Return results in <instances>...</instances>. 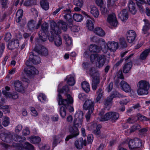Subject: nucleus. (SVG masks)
<instances>
[{
    "label": "nucleus",
    "mask_w": 150,
    "mask_h": 150,
    "mask_svg": "<svg viewBox=\"0 0 150 150\" xmlns=\"http://www.w3.org/2000/svg\"><path fill=\"white\" fill-rule=\"evenodd\" d=\"M67 98L62 99V96L59 94L58 95L57 101L59 105H62L64 106H62L60 108V114L62 118H64L66 115V112L64 107L70 112H73V107L70 105L73 103L72 97L69 94L67 95Z\"/></svg>",
    "instance_id": "1"
},
{
    "label": "nucleus",
    "mask_w": 150,
    "mask_h": 150,
    "mask_svg": "<svg viewBox=\"0 0 150 150\" xmlns=\"http://www.w3.org/2000/svg\"><path fill=\"white\" fill-rule=\"evenodd\" d=\"M58 26L57 23L53 21L50 23V27L52 30V32H54L55 34H60L61 33L60 29H62L64 31L67 30V24L63 21H61L58 22Z\"/></svg>",
    "instance_id": "2"
},
{
    "label": "nucleus",
    "mask_w": 150,
    "mask_h": 150,
    "mask_svg": "<svg viewBox=\"0 0 150 150\" xmlns=\"http://www.w3.org/2000/svg\"><path fill=\"white\" fill-rule=\"evenodd\" d=\"M104 111H101L99 114L100 116L99 119L100 121H107L110 119H111L112 120H116L118 119L119 117V114L116 112H110L104 115Z\"/></svg>",
    "instance_id": "3"
},
{
    "label": "nucleus",
    "mask_w": 150,
    "mask_h": 150,
    "mask_svg": "<svg viewBox=\"0 0 150 150\" xmlns=\"http://www.w3.org/2000/svg\"><path fill=\"white\" fill-rule=\"evenodd\" d=\"M94 103L91 99L87 100L83 105V108L86 110H88L86 116V119L87 120H89L91 115L93 112L94 110Z\"/></svg>",
    "instance_id": "4"
},
{
    "label": "nucleus",
    "mask_w": 150,
    "mask_h": 150,
    "mask_svg": "<svg viewBox=\"0 0 150 150\" xmlns=\"http://www.w3.org/2000/svg\"><path fill=\"white\" fill-rule=\"evenodd\" d=\"M41 30L39 33L40 39L42 41L44 42L47 40V36L49 34L48 24L46 22L43 23L41 26Z\"/></svg>",
    "instance_id": "5"
},
{
    "label": "nucleus",
    "mask_w": 150,
    "mask_h": 150,
    "mask_svg": "<svg viewBox=\"0 0 150 150\" xmlns=\"http://www.w3.org/2000/svg\"><path fill=\"white\" fill-rule=\"evenodd\" d=\"M33 51L42 56H46L48 54L47 49L44 46L40 44H36Z\"/></svg>",
    "instance_id": "6"
},
{
    "label": "nucleus",
    "mask_w": 150,
    "mask_h": 150,
    "mask_svg": "<svg viewBox=\"0 0 150 150\" xmlns=\"http://www.w3.org/2000/svg\"><path fill=\"white\" fill-rule=\"evenodd\" d=\"M126 35L127 40L129 43H132L133 42L136 37V33L133 30H129Z\"/></svg>",
    "instance_id": "7"
},
{
    "label": "nucleus",
    "mask_w": 150,
    "mask_h": 150,
    "mask_svg": "<svg viewBox=\"0 0 150 150\" xmlns=\"http://www.w3.org/2000/svg\"><path fill=\"white\" fill-rule=\"evenodd\" d=\"M108 22L112 26L116 27L118 22L115 13L109 15L107 18Z\"/></svg>",
    "instance_id": "8"
},
{
    "label": "nucleus",
    "mask_w": 150,
    "mask_h": 150,
    "mask_svg": "<svg viewBox=\"0 0 150 150\" xmlns=\"http://www.w3.org/2000/svg\"><path fill=\"white\" fill-rule=\"evenodd\" d=\"M29 60L35 64H40L41 60L40 57L38 56L35 55L33 52L30 53Z\"/></svg>",
    "instance_id": "9"
},
{
    "label": "nucleus",
    "mask_w": 150,
    "mask_h": 150,
    "mask_svg": "<svg viewBox=\"0 0 150 150\" xmlns=\"http://www.w3.org/2000/svg\"><path fill=\"white\" fill-rule=\"evenodd\" d=\"M25 72L28 76H31L33 75L38 73V71L33 66L26 67L24 69Z\"/></svg>",
    "instance_id": "10"
},
{
    "label": "nucleus",
    "mask_w": 150,
    "mask_h": 150,
    "mask_svg": "<svg viewBox=\"0 0 150 150\" xmlns=\"http://www.w3.org/2000/svg\"><path fill=\"white\" fill-rule=\"evenodd\" d=\"M64 18L68 21L69 25L72 24V20L70 9L64 10L62 11Z\"/></svg>",
    "instance_id": "11"
},
{
    "label": "nucleus",
    "mask_w": 150,
    "mask_h": 150,
    "mask_svg": "<svg viewBox=\"0 0 150 150\" xmlns=\"http://www.w3.org/2000/svg\"><path fill=\"white\" fill-rule=\"evenodd\" d=\"M105 61L106 58L104 55L98 54L96 60V66L99 68L102 67L104 65Z\"/></svg>",
    "instance_id": "12"
},
{
    "label": "nucleus",
    "mask_w": 150,
    "mask_h": 150,
    "mask_svg": "<svg viewBox=\"0 0 150 150\" xmlns=\"http://www.w3.org/2000/svg\"><path fill=\"white\" fill-rule=\"evenodd\" d=\"M108 49L111 52H114L118 47V42L114 41L108 42L107 43Z\"/></svg>",
    "instance_id": "13"
},
{
    "label": "nucleus",
    "mask_w": 150,
    "mask_h": 150,
    "mask_svg": "<svg viewBox=\"0 0 150 150\" xmlns=\"http://www.w3.org/2000/svg\"><path fill=\"white\" fill-rule=\"evenodd\" d=\"M87 9L90 10V12L95 18H98L99 15V13L98 9L95 6L90 5L87 7Z\"/></svg>",
    "instance_id": "14"
},
{
    "label": "nucleus",
    "mask_w": 150,
    "mask_h": 150,
    "mask_svg": "<svg viewBox=\"0 0 150 150\" xmlns=\"http://www.w3.org/2000/svg\"><path fill=\"white\" fill-rule=\"evenodd\" d=\"M13 85L16 91L22 93L24 92V88L21 81L18 80L16 81L13 82Z\"/></svg>",
    "instance_id": "15"
},
{
    "label": "nucleus",
    "mask_w": 150,
    "mask_h": 150,
    "mask_svg": "<svg viewBox=\"0 0 150 150\" xmlns=\"http://www.w3.org/2000/svg\"><path fill=\"white\" fill-rule=\"evenodd\" d=\"M76 147L78 149H81L83 147V146L86 145V140H83L82 138L76 141L74 143Z\"/></svg>",
    "instance_id": "16"
},
{
    "label": "nucleus",
    "mask_w": 150,
    "mask_h": 150,
    "mask_svg": "<svg viewBox=\"0 0 150 150\" xmlns=\"http://www.w3.org/2000/svg\"><path fill=\"white\" fill-rule=\"evenodd\" d=\"M120 84L122 88V90L125 92L129 93L131 92V88L126 82L124 81H122Z\"/></svg>",
    "instance_id": "17"
},
{
    "label": "nucleus",
    "mask_w": 150,
    "mask_h": 150,
    "mask_svg": "<svg viewBox=\"0 0 150 150\" xmlns=\"http://www.w3.org/2000/svg\"><path fill=\"white\" fill-rule=\"evenodd\" d=\"M19 45V41L17 40H12L9 42L8 45V48L10 50H12L18 47Z\"/></svg>",
    "instance_id": "18"
},
{
    "label": "nucleus",
    "mask_w": 150,
    "mask_h": 150,
    "mask_svg": "<svg viewBox=\"0 0 150 150\" xmlns=\"http://www.w3.org/2000/svg\"><path fill=\"white\" fill-rule=\"evenodd\" d=\"M100 80V77L92 78V87L93 90H95L97 89L99 84Z\"/></svg>",
    "instance_id": "19"
},
{
    "label": "nucleus",
    "mask_w": 150,
    "mask_h": 150,
    "mask_svg": "<svg viewBox=\"0 0 150 150\" xmlns=\"http://www.w3.org/2000/svg\"><path fill=\"white\" fill-rule=\"evenodd\" d=\"M119 17L122 21H125L128 18L127 11L126 9L122 10L118 14Z\"/></svg>",
    "instance_id": "20"
},
{
    "label": "nucleus",
    "mask_w": 150,
    "mask_h": 150,
    "mask_svg": "<svg viewBox=\"0 0 150 150\" xmlns=\"http://www.w3.org/2000/svg\"><path fill=\"white\" fill-rule=\"evenodd\" d=\"M88 73L92 77V78L100 77L98 71L94 67H91L89 69Z\"/></svg>",
    "instance_id": "21"
},
{
    "label": "nucleus",
    "mask_w": 150,
    "mask_h": 150,
    "mask_svg": "<svg viewBox=\"0 0 150 150\" xmlns=\"http://www.w3.org/2000/svg\"><path fill=\"white\" fill-rule=\"evenodd\" d=\"M11 134L10 133L5 132L1 133L0 134V137L3 141L8 142L11 138Z\"/></svg>",
    "instance_id": "22"
},
{
    "label": "nucleus",
    "mask_w": 150,
    "mask_h": 150,
    "mask_svg": "<svg viewBox=\"0 0 150 150\" xmlns=\"http://www.w3.org/2000/svg\"><path fill=\"white\" fill-rule=\"evenodd\" d=\"M128 7L130 11L133 14H134L136 12L135 3L132 0H130L128 4Z\"/></svg>",
    "instance_id": "23"
},
{
    "label": "nucleus",
    "mask_w": 150,
    "mask_h": 150,
    "mask_svg": "<svg viewBox=\"0 0 150 150\" xmlns=\"http://www.w3.org/2000/svg\"><path fill=\"white\" fill-rule=\"evenodd\" d=\"M138 87H140L144 89H149L150 87L149 83L145 81L141 80L140 81L138 84Z\"/></svg>",
    "instance_id": "24"
},
{
    "label": "nucleus",
    "mask_w": 150,
    "mask_h": 150,
    "mask_svg": "<svg viewBox=\"0 0 150 150\" xmlns=\"http://www.w3.org/2000/svg\"><path fill=\"white\" fill-rule=\"evenodd\" d=\"M99 44L100 46V50L101 49L104 52H107L108 49L107 44L105 42L104 40H100Z\"/></svg>",
    "instance_id": "25"
},
{
    "label": "nucleus",
    "mask_w": 150,
    "mask_h": 150,
    "mask_svg": "<svg viewBox=\"0 0 150 150\" xmlns=\"http://www.w3.org/2000/svg\"><path fill=\"white\" fill-rule=\"evenodd\" d=\"M93 32L96 34L101 37H103L105 35L104 31L100 27H96L94 30Z\"/></svg>",
    "instance_id": "26"
},
{
    "label": "nucleus",
    "mask_w": 150,
    "mask_h": 150,
    "mask_svg": "<svg viewBox=\"0 0 150 150\" xmlns=\"http://www.w3.org/2000/svg\"><path fill=\"white\" fill-rule=\"evenodd\" d=\"M78 127L74 126L73 127H71L69 128V132L71 134V135L74 137L78 136L79 134V132Z\"/></svg>",
    "instance_id": "27"
},
{
    "label": "nucleus",
    "mask_w": 150,
    "mask_h": 150,
    "mask_svg": "<svg viewBox=\"0 0 150 150\" xmlns=\"http://www.w3.org/2000/svg\"><path fill=\"white\" fill-rule=\"evenodd\" d=\"M97 96L95 100L96 103L100 101L101 98L103 97V91L101 88H99L96 92Z\"/></svg>",
    "instance_id": "28"
},
{
    "label": "nucleus",
    "mask_w": 150,
    "mask_h": 150,
    "mask_svg": "<svg viewBox=\"0 0 150 150\" xmlns=\"http://www.w3.org/2000/svg\"><path fill=\"white\" fill-rule=\"evenodd\" d=\"M54 43L55 45L59 47L62 44V40L60 35L58 34H57L55 36L54 38Z\"/></svg>",
    "instance_id": "29"
},
{
    "label": "nucleus",
    "mask_w": 150,
    "mask_h": 150,
    "mask_svg": "<svg viewBox=\"0 0 150 150\" xmlns=\"http://www.w3.org/2000/svg\"><path fill=\"white\" fill-rule=\"evenodd\" d=\"M112 100V98L108 97L105 100L104 107L108 110H109L111 107V102Z\"/></svg>",
    "instance_id": "30"
},
{
    "label": "nucleus",
    "mask_w": 150,
    "mask_h": 150,
    "mask_svg": "<svg viewBox=\"0 0 150 150\" xmlns=\"http://www.w3.org/2000/svg\"><path fill=\"white\" fill-rule=\"evenodd\" d=\"M132 62H129L124 65L123 71L124 73H127L129 72L132 67Z\"/></svg>",
    "instance_id": "31"
},
{
    "label": "nucleus",
    "mask_w": 150,
    "mask_h": 150,
    "mask_svg": "<svg viewBox=\"0 0 150 150\" xmlns=\"http://www.w3.org/2000/svg\"><path fill=\"white\" fill-rule=\"evenodd\" d=\"M29 141L32 143L37 144L41 141V139L39 137L35 136H32L28 138Z\"/></svg>",
    "instance_id": "32"
},
{
    "label": "nucleus",
    "mask_w": 150,
    "mask_h": 150,
    "mask_svg": "<svg viewBox=\"0 0 150 150\" xmlns=\"http://www.w3.org/2000/svg\"><path fill=\"white\" fill-rule=\"evenodd\" d=\"M89 50L91 52H99L100 51V48L99 46H98L96 45L92 44L90 46Z\"/></svg>",
    "instance_id": "33"
},
{
    "label": "nucleus",
    "mask_w": 150,
    "mask_h": 150,
    "mask_svg": "<svg viewBox=\"0 0 150 150\" xmlns=\"http://www.w3.org/2000/svg\"><path fill=\"white\" fill-rule=\"evenodd\" d=\"M36 22L34 20H31L29 21L28 23V29L30 31L33 30L35 28V25Z\"/></svg>",
    "instance_id": "34"
},
{
    "label": "nucleus",
    "mask_w": 150,
    "mask_h": 150,
    "mask_svg": "<svg viewBox=\"0 0 150 150\" xmlns=\"http://www.w3.org/2000/svg\"><path fill=\"white\" fill-rule=\"evenodd\" d=\"M150 52V48L147 49L143 52L140 54V59L142 60L145 59Z\"/></svg>",
    "instance_id": "35"
},
{
    "label": "nucleus",
    "mask_w": 150,
    "mask_h": 150,
    "mask_svg": "<svg viewBox=\"0 0 150 150\" xmlns=\"http://www.w3.org/2000/svg\"><path fill=\"white\" fill-rule=\"evenodd\" d=\"M82 89L86 92L88 93L90 90V86L89 83L86 81H84L81 83Z\"/></svg>",
    "instance_id": "36"
},
{
    "label": "nucleus",
    "mask_w": 150,
    "mask_h": 150,
    "mask_svg": "<svg viewBox=\"0 0 150 150\" xmlns=\"http://www.w3.org/2000/svg\"><path fill=\"white\" fill-rule=\"evenodd\" d=\"M23 15V11L22 9H21L18 11L16 14V21L17 23H19L21 21Z\"/></svg>",
    "instance_id": "37"
},
{
    "label": "nucleus",
    "mask_w": 150,
    "mask_h": 150,
    "mask_svg": "<svg viewBox=\"0 0 150 150\" xmlns=\"http://www.w3.org/2000/svg\"><path fill=\"white\" fill-rule=\"evenodd\" d=\"M143 21L145 22V25L143 27L142 31L145 34L149 29L150 24L148 21L146 19H144Z\"/></svg>",
    "instance_id": "38"
},
{
    "label": "nucleus",
    "mask_w": 150,
    "mask_h": 150,
    "mask_svg": "<svg viewBox=\"0 0 150 150\" xmlns=\"http://www.w3.org/2000/svg\"><path fill=\"white\" fill-rule=\"evenodd\" d=\"M40 4L42 8L45 10H47L49 8V3L46 0H41Z\"/></svg>",
    "instance_id": "39"
},
{
    "label": "nucleus",
    "mask_w": 150,
    "mask_h": 150,
    "mask_svg": "<svg viewBox=\"0 0 150 150\" xmlns=\"http://www.w3.org/2000/svg\"><path fill=\"white\" fill-rule=\"evenodd\" d=\"M73 18L74 20L77 22H81L83 19V16L79 14L75 13L73 16Z\"/></svg>",
    "instance_id": "40"
},
{
    "label": "nucleus",
    "mask_w": 150,
    "mask_h": 150,
    "mask_svg": "<svg viewBox=\"0 0 150 150\" xmlns=\"http://www.w3.org/2000/svg\"><path fill=\"white\" fill-rule=\"evenodd\" d=\"M137 118L138 120H139L141 121H148L150 120V119L147 118L145 116L142 115L139 113H138L137 115Z\"/></svg>",
    "instance_id": "41"
},
{
    "label": "nucleus",
    "mask_w": 150,
    "mask_h": 150,
    "mask_svg": "<svg viewBox=\"0 0 150 150\" xmlns=\"http://www.w3.org/2000/svg\"><path fill=\"white\" fill-rule=\"evenodd\" d=\"M63 37L65 40L66 43L68 45H70L72 44L71 39L68 35L64 34L63 35Z\"/></svg>",
    "instance_id": "42"
},
{
    "label": "nucleus",
    "mask_w": 150,
    "mask_h": 150,
    "mask_svg": "<svg viewBox=\"0 0 150 150\" xmlns=\"http://www.w3.org/2000/svg\"><path fill=\"white\" fill-rule=\"evenodd\" d=\"M4 94L5 95L7 96H8L10 98H12L13 99H16L18 97V95L16 93H14L13 94H10L8 92H6L5 93L3 92Z\"/></svg>",
    "instance_id": "43"
},
{
    "label": "nucleus",
    "mask_w": 150,
    "mask_h": 150,
    "mask_svg": "<svg viewBox=\"0 0 150 150\" xmlns=\"http://www.w3.org/2000/svg\"><path fill=\"white\" fill-rule=\"evenodd\" d=\"M83 112L81 110H78L75 115V118L77 119H80L83 120Z\"/></svg>",
    "instance_id": "44"
},
{
    "label": "nucleus",
    "mask_w": 150,
    "mask_h": 150,
    "mask_svg": "<svg viewBox=\"0 0 150 150\" xmlns=\"http://www.w3.org/2000/svg\"><path fill=\"white\" fill-rule=\"evenodd\" d=\"M139 88L137 91V93L138 95H142L148 94V89H144L140 87H138Z\"/></svg>",
    "instance_id": "45"
},
{
    "label": "nucleus",
    "mask_w": 150,
    "mask_h": 150,
    "mask_svg": "<svg viewBox=\"0 0 150 150\" xmlns=\"http://www.w3.org/2000/svg\"><path fill=\"white\" fill-rule=\"evenodd\" d=\"M86 26L90 30H92L94 28V25L91 20L88 19L86 22Z\"/></svg>",
    "instance_id": "46"
},
{
    "label": "nucleus",
    "mask_w": 150,
    "mask_h": 150,
    "mask_svg": "<svg viewBox=\"0 0 150 150\" xmlns=\"http://www.w3.org/2000/svg\"><path fill=\"white\" fill-rule=\"evenodd\" d=\"M68 80L67 81V83L70 86H73L75 83V81L73 77L68 76H67Z\"/></svg>",
    "instance_id": "47"
},
{
    "label": "nucleus",
    "mask_w": 150,
    "mask_h": 150,
    "mask_svg": "<svg viewBox=\"0 0 150 150\" xmlns=\"http://www.w3.org/2000/svg\"><path fill=\"white\" fill-rule=\"evenodd\" d=\"M110 98H112V99L115 97H118L119 98L123 97V96L120 93L116 91H113L112 94L109 96Z\"/></svg>",
    "instance_id": "48"
},
{
    "label": "nucleus",
    "mask_w": 150,
    "mask_h": 150,
    "mask_svg": "<svg viewBox=\"0 0 150 150\" xmlns=\"http://www.w3.org/2000/svg\"><path fill=\"white\" fill-rule=\"evenodd\" d=\"M136 116H131L127 120V122L130 124L134 123L137 121L138 120Z\"/></svg>",
    "instance_id": "49"
},
{
    "label": "nucleus",
    "mask_w": 150,
    "mask_h": 150,
    "mask_svg": "<svg viewBox=\"0 0 150 150\" xmlns=\"http://www.w3.org/2000/svg\"><path fill=\"white\" fill-rule=\"evenodd\" d=\"M135 140L131 139L128 141V146L129 148L132 150L135 148Z\"/></svg>",
    "instance_id": "50"
},
{
    "label": "nucleus",
    "mask_w": 150,
    "mask_h": 150,
    "mask_svg": "<svg viewBox=\"0 0 150 150\" xmlns=\"http://www.w3.org/2000/svg\"><path fill=\"white\" fill-rule=\"evenodd\" d=\"M58 91L59 93V94H60V93H68L69 92V89L67 85L64 86L62 88V89H58Z\"/></svg>",
    "instance_id": "51"
},
{
    "label": "nucleus",
    "mask_w": 150,
    "mask_h": 150,
    "mask_svg": "<svg viewBox=\"0 0 150 150\" xmlns=\"http://www.w3.org/2000/svg\"><path fill=\"white\" fill-rule=\"evenodd\" d=\"M83 120L80 119L78 120L75 118L73 122L74 126L78 127H81Z\"/></svg>",
    "instance_id": "52"
},
{
    "label": "nucleus",
    "mask_w": 150,
    "mask_h": 150,
    "mask_svg": "<svg viewBox=\"0 0 150 150\" xmlns=\"http://www.w3.org/2000/svg\"><path fill=\"white\" fill-rule=\"evenodd\" d=\"M23 147L25 149L28 150H33L34 148L33 145L28 142H26L24 143Z\"/></svg>",
    "instance_id": "53"
},
{
    "label": "nucleus",
    "mask_w": 150,
    "mask_h": 150,
    "mask_svg": "<svg viewBox=\"0 0 150 150\" xmlns=\"http://www.w3.org/2000/svg\"><path fill=\"white\" fill-rule=\"evenodd\" d=\"M101 127V125H98L96 128V129L94 130L93 131V133L97 136L99 137L100 133V129Z\"/></svg>",
    "instance_id": "54"
},
{
    "label": "nucleus",
    "mask_w": 150,
    "mask_h": 150,
    "mask_svg": "<svg viewBox=\"0 0 150 150\" xmlns=\"http://www.w3.org/2000/svg\"><path fill=\"white\" fill-rule=\"evenodd\" d=\"M10 123L9 118L7 117H3V121L2 122V125L6 127L8 126Z\"/></svg>",
    "instance_id": "55"
},
{
    "label": "nucleus",
    "mask_w": 150,
    "mask_h": 150,
    "mask_svg": "<svg viewBox=\"0 0 150 150\" xmlns=\"http://www.w3.org/2000/svg\"><path fill=\"white\" fill-rule=\"evenodd\" d=\"M74 4L75 5L80 7H81L83 4V0H74Z\"/></svg>",
    "instance_id": "56"
},
{
    "label": "nucleus",
    "mask_w": 150,
    "mask_h": 150,
    "mask_svg": "<svg viewBox=\"0 0 150 150\" xmlns=\"http://www.w3.org/2000/svg\"><path fill=\"white\" fill-rule=\"evenodd\" d=\"M135 148H140L142 147V140L141 139H137L135 140Z\"/></svg>",
    "instance_id": "57"
},
{
    "label": "nucleus",
    "mask_w": 150,
    "mask_h": 150,
    "mask_svg": "<svg viewBox=\"0 0 150 150\" xmlns=\"http://www.w3.org/2000/svg\"><path fill=\"white\" fill-rule=\"evenodd\" d=\"M14 136L15 138H14V139L16 142H20L25 140V137L22 138L21 137L17 134H16Z\"/></svg>",
    "instance_id": "58"
},
{
    "label": "nucleus",
    "mask_w": 150,
    "mask_h": 150,
    "mask_svg": "<svg viewBox=\"0 0 150 150\" xmlns=\"http://www.w3.org/2000/svg\"><path fill=\"white\" fill-rule=\"evenodd\" d=\"M35 0H30L26 1L24 3V6H31L34 4Z\"/></svg>",
    "instance_id": "59"
},
{
    "label": "nucleus",
    "mask_w": 150,
    "mask_h": 150,
    "mask_svg": "<svg viewBox=\"0 0 150 150\" xmlns=\"http://www.w3.org/2000/svg\"><path fill=\"white\" fill-rule=\"evenodd\" d=\"M38 100L41 102L45 101L46 99L45 96L43 93H40L38 96Z\"/></svg>",
    "instance_id": "60"
},
{
    "label": "nucleus",
    "mask_w": 150,
    "mask_h": 150,
    "mask_svg": "<svg viewBox=\"0 0 150 150\" xmlns=\"http://www.w3.org/2000/svg\"><path fill=\"white\" fill-rule=\"evenodd\" d=\"M119 40L120 44L122 47H127V44L124 38H120Z\"/></svg>",
    "instance_id": "61"
},
{
    "label": "nucleus",
    "mask_w": 150,
    "mask_h": 150,
    "mask_svg": "<svg viewBox=\"0 0 150 150\" xmlns=\"http://www.w3.org/2000/svg\"><path fill=\"white\" fill-rule=\"evenodd\" d=\"M98 54H92L90 56V59L91 62H93L94 61L96 58L98 57Z\"/></svg>",
    "instance_id": "62"
},
{
    "label": "nucleus",
    "mask_w": 150,
    "mask_h": 150,
    "mask_svg": "<svg viewBox=\"0 0 150 150\" xmlns=\"http://www.w3.org/2000/svg\"><path fill=\"white\" fill-rule=\"evenodd\" d=\"M63 136V134H62L61 133L55 137L54 138L58 141V143H59L62 141V139Z\"/></svg>",
    "instance_id": "63"
},
{
    "label": "nucleus",
    "mask_w": 150,
    "mask_h": 150,
    "mask_svg": "<svg viewBox=\"0 0 150 150\" xmlns=\"http://www.w3.org/2000/svg\"><path fill=\"white\" fill-rule=\"evenodd\" d=\"M30 132L28 128L26 127L23 130L22 134L24 136H26L29 134Z\"/></svg>",
    "instance_id": "64"
}]
</instances>
